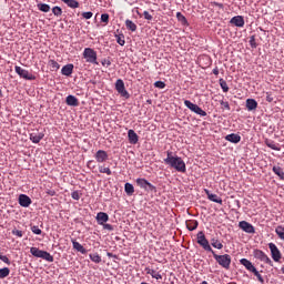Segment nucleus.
I'll use <instances>...</instances> for the list:
<instances>
[{
  "label": "nucleus",
  "instance_id": "obj_1",
  "mask_svg": "<svg viewBox=\"0 0 284 284\" xmlns=\"http://www.w3.org/2000/svg\"><path fill=\"white\" fill-rule=\"evenodd\" d=\"M165 165H170V168H173L176 172H181L182 174H185L187 172V166H185V161H183L180 156H173L172 152L168 151V156L164 159Z\"/></svg>",
  "mask_w": 284,
  "mask_h": 284
},
{
  "label": "nucleus",
  "instance_id": "obj_2",
  "mask_svg": "<svg viewBox=\"0 0 284 284\" xmlns=\"http://www.w3.org/2000/svg\"><path fill=\"white\" fill-rule=\"evenodd\" d=\"M30 254H32V256L36 258H42L48 263H54V256H52V254L48 253L47 251H41L39 247H31Z\"/></svg>",
  "mask_w": 284,
  "mask_h": 284
},
{
  "label": "nucleus",
  "instance_id": "obj_3",
  "mask_svg": "<svg viewBox=\"0 0 284 284\" xmlns=\"http://www.w3.org/2000/svg\"><path fill=\"white\" fill-rule=\"evenodd\" d=\"M212 254L221 267L224 270H230V265H232V256L230 254L219 255L214 251H212Z\"/></svg>",
  "mask_w": 284,
  "mask_h": 284
},
{
  "label": "nucleus",
  "instance_id": "obj_4",
  "mask_svg": "<svg viewBox=\"0 0 284 284\" xmlns=\"http://www.w3.org/2000/svg\"><path fill=\"white\" fill-rule=\"evenodd\" d=\"M197 244L201 245V247H203V250H205V252H214V250H212V246L210 245V241H207V239L205 237V233H203V231H200L197 233Z\"/></svg>",
  "mask_w": 284,
  "mask_h": 284
},
{
  "label": "nucleus",
  "instance_id": "obj_5",
  "mask_svg": "<svg viewBox=\"0 0 284 284\" xmlns=\"http://www.w3.org/2000/svg\"><path fill=\"white\" fill-rule=\"evenodd\" d=\"M83 59H85L87 63H93L94 65H97V51H94V49L92 48H85L83 53H82Z\"/></svg>",
  "mask_w": 284,
  "mask_h": 284
},
{
  "label": "nucleus",
  "instance_id": "obj_6",
  "mask_svg": "<svg viewBox=\"0 0 284 284\" xmlns=\"http://www.w3.org/2000/svg\"><path fill=\"white\" fill-rule=\"evenodd\" d=\"M14 70L20 79H26V81H34L37 79V77L34 74L30 73V71H28L19 65H16Z\"/></svg>",
  "mask_w": 284,
  "mask_h": 284
},
{
  "label": "nucleus",
  "instance_id": "obj_7",
  "mask_svg": "<svg viewBox=\"0 0 284 284\" xmlns=\"http://www.w3.org/2000/svg\"><path fill=\"white\" fill-rule=\"evenodd\" d=\"M184 105L191 110V112H194L195 114H199L200 116H207V112L203 111L201 106L197 104L192 103L190 100L184 101Z\"/></svg>",
  "mask_w": 284,
  "mask_h": 284
},
{
  "label": "nucleus",
  "instance_id": "obj_8",
  "mask_svg": "<svg viewBox=\"0 0 284 284\" xmlns=\"http://www.w3.org/2000/svg\"><path fill=\"white\" fill-rule=\"evenodd\" d=\"M115 90L120 94V97H123V99L130 98V93L128 92V90H125V82H123L122 79L116 80Z\"/></svg>",
  "mask_w": 284,
  "mask_h": 284
},
{
  "label": "nucleus",
  "instance_id": "obj_9",
  "mask_svg": "<svg viewBox=\"0 0 284 284\" xmlns=\"http://www.w3.org/2000/svg\"><path fill=\"white\" fill-rule=\"evenodd\" d=\"M135 183L142 190H150L151 192H153V190H156L155 185H153L152 183H150L148 180H145L143 178L136 179Z\"/></svg>",
  "mask_w": 284,
  "mask_h": 284
},
{
  "label": "nucleus",
  "instance_id": "obj_10",
  "mask_svg": "<svg viewBox=\"0 0 284 284\" xmlns=\"http://www.w3.org/2000/svg\"><path fill=\"white\" fill-rule=\"evenodd\" d=\"M268 250H271V256L275 263H278L281 261V250H278V246L274 243H268Z\"/></svg>",
  "mask_w": 284,
  "mask_h": 284
},
{
  "label": "nucleus",
  "instance_id": "obj_11",
  "mask_svg": "<svg viewBox=\"0 0 284 284\" xmlns=\"http://www.w3.org/2000/svg\"><path fill=\"white\" fill-rule=\"evenodd\" d=\"M239 227L240 230H242L243 232H246V234H255L256 230L254 229V225H252L250 222L247 221H241L239 223Z\"/></svg>",
  "mask_w": 284,
  "mask_h": 284
},
{
  "label": "nucleus",
  "instance_id": "obj_12",
  "mask_svg": "<svg viewBox=\"0 0 284 284\" xmlns=\"http://www.w3.org/2000/svg\"><path fill=\"white\" fill-rule=\"evenodd\" d=\"M254 254H255V258L263 261V263H266L267 265H272V260L270 258V256H267V254H265V252L261 250H256Z\"/></svg>",
  "mask_w": 284,
  "mask_h": 284
},
{
  "label": "nucleus",
  "instance_id": "obj_13",
  "mask_svg": "<svg viewBox=\"0 0 284 284\" xmlns=\"http://www.w3.org/2000/svg\"><path fill=\"white\" fill-rule=\"evenodd\" d=\"M204 192H205L209 201H212L213 203H219V205H223V199H221V196L213 194L207 189H204Z\"/></svg>",
  "mask_w": 284,
  "mask_h": 284
},
{
  "label": "nucleus",
  "instance_id": "obj_14",
  "mask_svg": "<svg viewBox=\"0 0 284 284\" xmlns=\"http://www.w3.org/2000/svg\"><path fill=\"white\" fill-rule=\"evenodd\" d=\"M94 159L97 163H105V161H108L109 159L108 152L103 150H99L97 151Z\"/></svg>",
  "mask_w": 284,
  "mask_h": 284
},
{
  "label": "nucleus",
  "instance_id": "obj_15",
  "mask_svg": "<svg viewBox=\"0 0 284 284\" xmlns=\"http://www.w3.org/2000/svg\"><path fill=\"white\" fill-rule=\"evenodd\" d=\"M19 205H21V207H30V205H32V200L26 194H20Z\"/></svg>",
  "mask_w": 284,
  "mask_h": 284
},
{
  "label": "nucleus",
  "instance_id": "obj_16",
  "mask_svg": "<svg viewBox=\"0 0 284 284\" xmlns=\"http://www.w3.org/2000/svg\"><path fill=\"white\" fill-rule=\"evenodd\" d=\"M232 26H236V28H243L245 26V19L243 16H235L230 20Z\"/></svg>",
  "mask_w": 284,
  "mask_h": 284
},
{
  "label": "nucleus",
  "instance_id": "obj_17",
  "mask_svg": "<svg viewBox=\"0 0 284 284\" xmlns=\"http://www.w3.org/2000/svg\"><path fill=\"white\" fill-rule=\"evenodd\" d=\"M95 219L98 225H103L104 223H108L110 221V215H108V213L105 212H99Z\"/></svg>",
  "mask_w": 284,
  "mask_h": 284
},
{
  "label": "nucleus",
  "instance_id": "obj_18",
  "mask_svg": "<svg viewBox=\"0 0 284 284\" xmlns=\"http://www.w3.org/2000/svg\"><path fill=\"white\" fill-rule=\"evenodd\" d=\"M128 139H129V143H131V145H136V143H139V135L132 129H130L128 131Z\"/></svg>",
  "mask_w": 284,
  "mask_h": 284
},
{
  "label": "nucleus",
  "instance_id": "obj_19",
  "mask_svg": "<svg viewBox=\"0 0 284 284\" xmlns=\"http://www.w3.org/2000/svg\"><path fill=\"white\" fill-rule=\"evenodd\" d=\"M45 136V134H43L42 132H32L29 135L30 141H32V143H40L41 140Z\"/></svg>",
  "mask_w": 284,
  "mask_h": 284
},
{
  "label": "nucleus",
  "instance_id": "obj_20",
  "mask_svg": "<svg viewBox=\"0 0 284 284\" xmlns=\"http://www.w3.org/2000/svg\"><path fill=\"white\" fill-rule=\"evenodd\" d=\"M144 272L146 274H150V276H152V278H155L156 281H161L163 278V275H161L160 272H156L155 270H152L150 267H145Z\"/></svg>",
  "mask_w": 284,
  "mask_h": 284
},
{
  "label": "nucleus",
  "instance_id": "obj_21",
  "mask_svg": "<svg viewBox=\"0 0 284 284\" xmlns=\"http://www.w3.org/2000/svg\"><path fill=\"white\" fill-rule=\"evenodd\" d=\"M241 265H243L248 272H255L256 267L254 266V264H252V262H250V260L247 258H242L240 260Z\"/></svg>",
  "mask_w": 284,
  "mask_h": 284
},
{
  "label": "nucleus",
  "instance_id": "obj_22",
  "mask_svg": "<svg viewBox=\"0 0 284 284\" xmlns=\"http://www.w3.org/2000/svg\"><path fill=\"white\" fill-rule=\"evenodd\" d=\"M71 243L73 245V250H77V252H80L81 254H88V250H85L81 243L77 242V240L72 239Z\"/></svg>",
  "mask_w": 284,
  "mask_h": 284
},
{
  "label": "nucleus",
  "instance_id": "obj_23",
  "mask_svg": "<svg viewBox=\"0 0 284 284\" xmlns=\"http://www.w3.org/2000/svg\"><path fill=\"white\" fill-rule=\"evenodd\" d=\"M61 72L64 77H70L72 72H74V64H65L64 67H62Z\"/></svg>",
  "mask_w": 284,
  "mask_h": 284
},
{
  "label": "nucleus",
  "instance_id": "obj_24",
  "mask_svg": "<svg viewBox=\"0 0 284 284\" xmlns=\"http://www.w3.org/2000/svg\"><path fill=\"white\" fill-rule=\"evenodd\" d=\"M67 105H71L72 108H79V99L74 95H68L65 99Z\"/></svg>",
  "mask_w": 284,
  "mask_h": 284
},
{
  "label": "nucleus",
  "instance_id": "obj_25",
  "mask_svg": "<svg viewBox=\"0 0 284 284\" xmlns=\"http://www.w3.org/2000/svg\"><path fill=\"white\" fill-rule=\"evenodd\" d=\"M256 108H258V102H256V100L254 99L246 100V109L248 110V112L256 110Z\"/></svg>",
  "mask_w": 284,
  "mask_h": 284
},
{
  "label": "nucleus",
  "instance_id": "obj_26",
  "mask_svg": "<svg viewBox=\"0 0 284 284\" xmlns=\"http://www.w3.org/2000/svg\"><path fill=\"white\" fill-rule=\"evenodd\" d=\"M225 141H229L230 143H241V135L235 133L227 134Z\"/></svg>",
  "mask_w": 284,
  "mask_h": 284
},
{
  "label": "nucleus",
  "instance_id": "obj_27",
  "mask_svg": "<svg viewBox=\"0 0 284 284\" xmlns=\"http://www.w3.org/2000/svg\"><path fill=\"white\" fill-rule=\"evenodd\" d=\"M265 145L270 148L271 150H275L276 152H281V146H278V143L274 142V140H265Z\"/></svg>",
  "mask_w": 284,
  "mask_h": 284
},
{
  "label": "nucleus",
  "instance_id": "obj_28",
  "mask_svg": "<svg viewBox=\"0 0 284 284\" xmlns=\"http://www.w3.org/2000/svg\"><path fill=\"white\" fill-rule=\"evenodd\" d=\"M186 227L190 232H194V230H196V227H199V221L187 220L186 221Z\"/></svg>",
  "mask_w": 284,
  "mask_h": 284
},
{
  "label": "nucleus",
  "instance_id": "obj_29",
  "mask_svg": "<svg viewBox=\"0 0 284 284\" xmlns=\"http://www.w3.org/2000/svg\"><path fill=\"white\" fill-rule=\"evenodd\" d=\"M273 172L276 174V176L280 178L281 181H284V171L281 166H273Z\"/></svg>",
  "mask_w": 284,
  "mask_h": 284
},
{
  "label": "nucleus",
  "instance_id": "obj_30",
  "mask_svg": "<svg viewBox=\"0 0 284 284\" xmlns=\"http://www.w3.org/2000/svg\"><path fill=\"white\" fill-rule=\"evenodd\" d=\"M63 3L68 6V8H72L73 10L79 8V1L77 0H61Z\"/></svg>",
  "mask_w": 284,
  "mask_h": 284
},
{
  "label": "nucleus",
  "instance_id": "obj_31",
  "mask_svg": "<svg viewBox=\"0 0 284 284\" xmlns=\"http://www.w3.org/2000/svg\"><path fill=\"white\" fill-rule=\"evenodd\" d=\"M99 172L100 174H106L108 176H112V170L110 169V166L100 165Z\"/></svg>",
  "mask_w": 284,
  "mask_h": 284
},
{
  "label": "nucleus",
  "instance_id": "obj_32",
  "mask_svg": "<svg viewBox=\"0 0 284 284\" xmlns=\"http://www.w3.org/2000/svg\"><path fill=\"white\" fill-rule=\"evenodd\" d=\"M212 247H215V250H223V243H221L216 237H213L211 240Z\"/></svg>",
  "mask_w": 284,
  "mask_h": 284
},
{
  "label": "nucleus",
  "instance_id": "obj_33",
  "mask_svg": "<svg viewBox=\"0 0 284 284\" xmlns=\"http://www.w3.org/2000/svg\"><path fill=\"white\" fill-rule=\"evenodd\" d=\"M125 27L131 32H136V23H134L132 20H125Z\"/></svg>",
  "mask_w": 284,
  "mask_h": 284
},
{
  "label": "nucleus",
  "instance_id": "obj_34",
  "mask_svg": "<svg viewBox=\"0 0 284 284\" xmlns=\"http://www.w3.org/2000/svg\"><path fill=\"white\" fill-rule=\"evenodd\" d=\"M124 192L129 195L132 196V194H134V185L130 184V183H125L124 184Z\"/></svg>",
  "mask_w": 284,
  "mask_h": 284
},
{
  "label": "nucleus",
  "instance_id": "obj_35",
  "mask_svg": "<svg viewBox=\"0 0 284 284\" xmlns=\"http://www.w3.org/2000/svg\"><path fill=\"white\" fill-rule=\"evenodd\" d=\"M275 233L277 234L278 239H281V241H284V226L283 225L276 226Z\"/></svg>",
  "mask_w": 284,
  "mask_h": 284
},
{
  "label": "nucleus",
  "instance_id": "obj_36",
  "mask_svg": "<svg viewBox=\"0 0 284 284\" xmlns=\"http://www.w3.org/2000/svg\"><path fill=\"white\" fill-rule=\"evenodd\" d=\"M8 276H10V268L9 267L0 268V278H8Z\"/></svg>",
  "mask_w": 284,
  "mask_h": 284
},
{
  "label": "nucleus",
  "instance_id": "obj_37",
  "mask_svg": "<svg viewBox=\"0 0 284 284\" xmlns=\"http://www.w3.org/2000/svg\"><path fill=\"white\" fill-rule=\"evenodd\" d=\"M38 10H40V12H50V4L39 3Z\"/></svg>",
  "mask_w": 284,
  "mask_h": 284
},
{
  "label": "nucleus",
  "instance_id": "obj_38",
  "mask_svg": "<svg viewBox=\"0 0 284 284\" xmlns=\"http://www.w3.org/2000/svg\"><path fill=\"white\" fill-rule=\"evenodd\" d=\"M115 41L119 43V45H125V36L115 34Z\"/></svg>",
  "mask_w": 284,
  "mask_h": 284
},
{
  "label": "nucleus",
  "instance_id": "obj_39",
  "mask_svg": "<svg viewBox=\"0 0 284 284\" xmlns=\"http://www.w3.org/2000/svg\"><path fill=\"white\" fill-rule=\"evenodd\" d=\"M89 257L93 263H101V255L99 253H92Z\"/></svg>",
  "mask_w": 284,
  "mask_h": 284
},
{
  "label": "nucleus",
  "instance_id": "obj_40",
  "mask_svg": "<svg viewBox=\"0 0 284 284\" xmlns=\"http://www.w3.org/2000/svg\"><path fill=\"white\" fill-rule=\"evenodd\" d=\"M219 82L223 92H230V87H227V82L224 79H220Z\"/></svg>",
  "mask_w": 284,
  "mask_h": 284
},
{
  "label": "nucleus",
  "instance_id": "obj_41",
  "mask_svg": "<svg viewBox=\"0 0 284 284\" xmlns=\"http://www.w3.org/2000/svg\"><path fill=\"white\" fill-rule=\"evenodd\" d=\"M52 13L54 14V17H61V14H63V9H61V7H53Z\"/></svg>",
  "mask_w": 284,
  "mask_h": 284
},
{
  "label": "nucleus",
  "instance_id": "obj_42",
  "mask_svg": "<svg viewBox=\"0 0 284 284\" xmlns=\"http://www.w3.org/2000/svg\"><path fill=\"white\" fill-rule=\"evenodd\" d=\"M82 195H83V193H81V191H73L71 193V199H73V201H79Z\"/></svg>",
  "mask_w": 284,
  "mask_h": 284
},
{
  "label": "nucleus",
  "instance_id": "obj_43",
  "mask_svg": "<svg viewBox=\"0 0 284 284\" xmlns=\"http://www.w3.org/2000/svg\"><path fill=\"white\" fill-rule=\"evenodd\" d=\"M49 65H50V68H52V70H59L61 68L59 62H57L55 60H50Z\"/></svg>",
  "mask_w": 284,
  "mask_h": 284
},
{
  "label": "nucleus",
  "instance_id": "obj_44",
  "mask_svg": "<svg viewBox=\"0 0 284 284\" xmlns=\"http://www.w3.org/2000/svg\"><path fill=\"white\" fill-rule=\"evenodd\" d=\"M176 19L179 21H181V23H183V26H185V23H187V19L185 18V16H183L181 12L176 13Z\"/></svg>",
  "mask_w": 284,
  "mask_h": 284
},
{
  "label": "nucleus",
  "instance_id": "obj_45",
  "mask_svg": "<svg viewBox=\"0 0 284 284\" xmlns=\"http://www.w3.org/2000/svg\"><path fill=\"white\" fill-rule=\"evenodd\" d=\"M11 234H13V236H18V239H22L23 237V231H19L17 229H13L11 231Z\"/></svg>",
  "mask_w": 284,
  "mask_h": 284
},
{
  "label": "nucleus",
  "instance_id": "obj_46",
  "mask_svg": "<svg viewBox=\"0 0 284 284\" xmlns=\"http://www.w3.org/2000/svg\"><path fill=\"white\" fill-rule=\"evenodd\" d=\"M101 21H102V23H105V24L110 23V14L103 13L101 16Z\"/></svg>",
  "mask_w": 284,
  "mask_h": 284
},
{
  "label": "nucleus",
  "instance_id": "obj_47",
  "mask_svg": "<svg viewBox=\"0 0 284 284\" xmlns=\"http://www.w3.org/2000/svg\"><path fill=\"white\" fill-rule=\"evenodd\" d=\"M248 43H250L251 48H257V45H258V44L256 43V37H255V36H252V37L250 38Z\"/></svg>",
  "mask_w": 284,
  "mask_h": 284
},
{
  "label": "nucleus",
  "instance_id": "obj_48",
  "mask_svg": "<svg viewBox=\"0 0 284 284\" xmlns=\"http://www.w3.org/2000/svg\"><path fill=\"white\" fill-rule=\"evenodd\" d=\"M254 276H256L257 281H260V283H265V280H263V275H261V273H258L255 268V271H253Z\"/></svg>",
  "mask_w": 284,
  "mask_h": 284
},
{
  "label": "nucleus",
  "instance_id": "obj_49",
  "mask_svg": "<svg viewBox=\"0 0 284 284\" xmlns=\"http://www.w3.org/2000/svg\"><path fill=\"white\" fill-rule=\"evenodd\" d=\"M31 232L33 234H38V235H41L43 233V231H41V229H39V226H32Z\"/></svg>",
  "mask_w": 284,
  "mask_h": 284
},
{
  "label": "nucleus",
  "instance_id": "obj_50",
  "mask_svg": "<svg viewBox=\"0 0 284 284\" xmlns=\"http://www.w3.org/2000/svg\"><path fill=\"white\" fill-rule=\"evenodd\" d=\"M154 87H155V88H159L160 90H163V89L165 88V82H163V81H156V82L154 83Z\"/></svg>",
  "mask_w": 284,
  "mask_h": 284
},
{
  "label": "nucleus",
  "instance_id": "obj_51",
  "mask_svg": "<svg viewBox=\"0 0 284 284\" xmlns=\"http://www.w3.org/2000/svg\"><path fill=\"white\" fill-rule=\"evenodd\" d=\"M220 104L223 110H230V102L222 100V101H220Z\"/></svg>",
  "mask_w": 284,
  "mask_h": 284
},
{
  "label": "nucleus",
  "instance_id": "obj_52",
  "mask_svg": "<svg viewBox=\"0 0 284 284\" xmlns=\"http://www.w3.org/2000/svg\"><path fill=\"white\" fill-rule=\"evenodd\" d=\"M266 101L267 103L274 102V95H272V92H266Z\"/></svg>",
  "mask_w": 284,
  "mask_h": 284
},
{
  "label": "nucleus",
  "instance_id": "obj_53",
  "mask_svg": "<svg viewBox=\"0 0 284 284\" xmlns=\"http://www.w3.org/2000/svg\"><path fill=\"white\" fill-rule=\"evenodd\" d=\"M93 16H94V13H92V11H87V12L82 13L83 19H90Z\"/></svg>",
  "mask_w": 284,
  "mask_h": 284
},
{
  "label": "nucleus",
  "instance_id": "obj_54",
  "mask_svg": "<svg viewBox=\"0 0 284 284\" xmlns=\"http://www.w3.org/2000/svg\"><path fill=\"white\" fill-rule=\"evenodd\" d=\"M143 17H144V19H146V21H152V19H153L152 14H150V12H148V11L143 12Z\"/></svg>",
  "mask_w": 284,
  "mask_h": 284
},
{
  "label": "nucleus",
  "instance_id": "obj_55",
  "mask_svg": "<svg viewBox=\"0 0 284 284\" xmlns=\"http://www.w3.org/2000/svg\"><path fill=\"white\" fill-rule=\"evenodd\" d=\"M103 230H108L109 232H112V230H114V226H112V224H102Z\"/></svg>",
  "mask_w": 284,
  "mask_h": 284
},
{
  "label": "nucleus",
  "instance_id": "obj_56",
  "mask_svg": "<svg viewBox=\"0 0 284 284\" xmlns=\"http://www.w3.org/2000/svg\"><path fill=\"white\" fill-rule=\"evenodd\" d=\"M0 261H2L3 263H6L7 265H10V258H8V256L2 255V257H0Z\"/></svg>",
  "mask_w": 284,
  "mask_h": 284
},
{
  "label": "nucleus",
  "instance_id": "obj_57",
  "mask_svg": "<svg viewBox=\"0 0 284 284\" xmlns=\"http://www.w3.org/2000/svg\"><path fill=\"white\" fill-rule=\"evenodd\" d=\"M47 194H48L49 196H57V191H55V190H48V191H47Z\"/></svg>",
  "mask_w": 284,
  "mask_h": 284
},
{
  "label": "nucleus",
  "instance_id": "obj_58",
  "mask_svg": "<svg viewBox=\"0 0 284 284\" xmlns=\"http://www.w3.org/2000/svg\"><path fill=\"white\" fill-rule=\"evenodd\" d=\"M213 74H215V77H219V68L217 67L213 69Z\"/></svg>",
  "mask_w": 284,
  "mask_h": 284
},
{
  "label": "nucleus",
  "instance_id": "obj_59",
  "mask_svg": "<svg viewBox=\"0 0 284 284\" xmlns=\"http://www.w3.org/2000/svg\"><path fill=\"white\" fill-rule=\"evenodd\" d=\"M214 6H216L217 8H223V3L214 2Z\"/></svg>",
  "mask_w": 284,
  "mask_h": 284
},
{
  "label": "nucleus",
  "instance_id": "obj_60",
  "mask_svg": "<svg viewBox=\"0 0 284 284\" xmlns=\"http://www.w3.org/2000/svg\"><path fill=\"white\" fill-rule=\"evenodd\" d=\"M1 97H3V93H2V91H1V89H0V99H1Z\"/></svg>",
  "mask_w": 284,
  "mask_h": 284
},
{
  "label": "nucleus",
  "instance_id": "obj_61",
  "mask_svg": "<svg viewBox=\"0 0 284 284\" xmlns=\"http://www.w3.org/2000/svg\"><path fill=\"white\" fill-rule=\"evenodd\" d=\"M282 274H284V266L281 268Z\"/></svg>",
  "mask_w": 284,
  "mask_h": 284
},
{
  "label": "nucleus",
  "instance_id": "obj_62",
  "mask_svg": "<svg viewBox=\"0 0 284 284\" xmlns=\"http://www.w3.org/2000/svg\"><path fill=\"white\" fill-rule=\"evenodd\" d=\"M201 284H209L207 281H203Z\"/></svg>",
  "mask_w": 284,
  "mask_h": 284
},
{
  "label": "nucleus",
  "instance_id": "obj_63",
  "mask_svg": "<svg viewBox=\"0 0 284 284\" xmlns=\"http://www.w3.org/2000/svg\"><path fill=\"white\" fill-rule=\"evenodd\" d=\"M90 163H92V161H89V162H88V165H90Z\"/></svg>",
  "mask_w": 284,
  "mask_h": 284
},
{
  "label": "nucleus",
  "instance_id": "obj_64",
  "mask_svg": "<svg viewBox=\"0 0 284 284\" xmlns=\"http://www.w3.org/2000/svg\"><path fill=\"white\" fill-rule=\"evenodd\" d=\"M3 255L0 253V258L2 257Z\"/></svg>",
  "mask_w": 284,
  "mask_h": 284
}]
</instances>
